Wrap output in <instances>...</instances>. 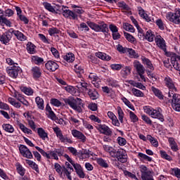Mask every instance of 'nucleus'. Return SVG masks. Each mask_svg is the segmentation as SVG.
<instances>
[{
    "label": "nucleus",
    "instance_id": "nucleus-1",
    "mask_svg": "<svg viewBox=\"0 0 180 180\" xmlns=\"http://www.w3.org/2000/svg\"><path fill=\"white\" fill-rule=\"evenodd\" d=\"M65 103L69 105L73 110H76L78 113H82V100L79 98H74L73 97H69L64 99Z\"/></svg>",
    "mask_w": 180,
    "mask_h": 180
},
{
    "label": "nucleus",
    "instance_id": "nucleus-2",
    "mask_svg": "<svg viewBox=\"0 0 180 180\" xmlns=\"http://www.w3.org/2000/svg\"><path fill=\"white\" fill-rule=\"evenodd\" d=\"M168 97L172 98L169 99L172 108L176 112H180V96L179 94L174 93L172 91H169Z\"/></svg>",
    "mask_w": 180,
    "mask_h": 180
},
{
    "label": "nucleus",
    "instance_id": "nucleus-3",
    "mask_svg": "<svg viewBox=\"0 0 180 180\" xmlns=\"http://www.w3.org/2000/svg\"><path fill=\"white\" fill-rule=\"evenodd\" d=\"M144 110L147 115L153 117V119H158L160 122H164V115L161 114L162 110L161 108H158L156 110L154 108H150L147 106L144 107Z\"/></svg>",
    "mask_w": 180,
    "mask_h": 180
},
{
    "label": "nucleus",
    "instance_id": "nucleus-4",
    "mask_svg": "<svg viewBox=\"0 0 180 180\" xmlns=\"http://www.w3.org/2000/svg\"><path fill=\"white\" fill-rule=\"evenodd\" d=\"M87 24L89 27H91V29H92L95 32H103L104 34H106V33L109 32V28L108 27L107 24L103 23L99 25L92 22H87Z\"/></svg>",
    "mask_w": 180,
    "mask_h": 180
},
{
    "label": "nucleus",
    "instance_id": "nucleus-5",
    "mask_svg": "<svg viewBox=\"0 0 180 180\" xmlns=\"http://www.w3.org/2000/svg\"><path fill=\"white\" fill-rule=\"evenodd\" d=\"M140 171L141 172L142 180H154L151 172L148 170V168L144 165L140 167Z\"/></svg>",
    "mask_w": 180,
    "mask_h": 180
},
{
    "label": "nucleus",
    "instance_id": "nucleus-6",
    "mask_svg": "<svg viewBox=\"0 0 180 180\" xmlns=\"http://www.w3.org/2000/svg\"><path fill=\"white\" fill-rule=\"evenodd\" d=\"M115 158H117V160L122 164L127 162V153H126V150L123 149H118L116 150Z\"/></svg>",
    "mask_w": 180,
    "mask_h": 180
},
{
    "label": "nucleus",
    "instance_id": "nucleus-7",
    "mask_svg": "<svg viewBox=\"0 0 180 180\" xmlns=\"http://www.w3.org/2000/svg\"><path fill=\"white\" fill-rule=\"evenodd\" d=\"M6 71L9 77H11V78H17L20 71V68L19 66L13 65L6 68Z\"/></svg>",
    "mask_w": 180,
    "mask_h": 180
},
{
    "label": "nucleus",
    "instance_id": "nucleus-8",
    "mask_svg": "<svg viewBox=\"0 0 180 180\" xmlns=\"http://www.w3.org/2000/svg\"><path fill=\"white\" fill-rule=\"evenodd\" d=\"M155 43H156V46H158L159 49H161V50L164 51L165 53L167 52V44H165V40H164V38H162L160 35H158L155 37Z\"/></svg>",
    "mask_w": 180,
    "mask_h": 180
},
{
    "label": "nucleus",
    "instance_id": "nucleus-9",
    "mask_svg": "<svg viewBox=\"0 0 180 180\" xmlns=\"http://www.w3.org/2000/svg\"><path fill=\"white\" fill-rule=\"evenodd\" d=\"M20 153L22 154L25 158H28L30 160H32L33 158V155L32 154V152L25 145H20Z\"/></svg>",
    "mask_w": 180,
    "mask_h": 180
},
{
    "label": "nucleus",
    "instance_id": "nucleus-10",
    "mask_svg": "<svg viewBox=\"0 0 180 180\" xmlns=\"http://www.w3.org/2000/svg\"><path fill=\"white\" fill-rule=\"evenodd\" d=\"M169 20L173 22L176 25H179L180 23V9H176L175 13L169 15Z\"/></svg>",
    "mask_w": 180,
    "mask_h": 180
},
{
    "label": "nucleus",
    "instance_id": "nucleus-11",
    "mask_svg": "<svg viewBox=\"0 0 180 180\" xmlns=\"http://www.w3.org/2000/svg\"><path fill=\"white\" fill-rule=\"evenodd\" d=\"M11 39H12V30L10 29L8 32H5L0 37V41H1L3 44H6L9 43Z\"/></svg>",
    "mask_w": 180,
    "mask_h": 180
},
{
    "label": "nucleus",
    "instance_id": "nucleus-12",
    "mask_svg": "<svg viewBox=\"0 0 180 180\" xmlns=\"http://www.w3.org/2000/svg\"><path fill=\"white\" fill-rule=\"evenodd\" d=\"M31 74L34 79H39L41 77V70L37 66L32 67L31 69Z\"/></svg>",
    "mask_w": 180,
    "mask_h": 180
},
{
    "label": "nucleus",
    "instance_id": "nucleus-13",
    "mask_svg": "<svg viewBox=\"0 0 180 180\" xmlns=\"http://www.w3.org/2000/svg\"><path fill=\"white\" fill-rule=\"evenodd\" d=\"M98 129L103 134H105V136H112V130H110L109 127L105 124H99Z\"/></svg>",
    "mask_w": 180,
    "mask_h": 180
},
{
    "label": "nucleus",
    "instance_id": "nucleus-14",
    "mask_svg": "<svg viewBox=\"0 0 180 180\" xmlns=\"http://www.w3.org/2000/svg\"><path fill=\"white\" fill-rule=\"evenodd\" d=\"M72 134L73 136L76 137V139L81 140L82 143H85V141H86V137L85 135L77 129L72 130Z\"/></svg>",
    "mask_w": 180,
    "mask_h": 180
},
{
    "label": "nucleus",
    "instance_id": "nucleus-15",
    "mask_svg": "<svg viewBox=\"0 0 180 180\" xmlns=\"http://www.w3.org/2000/svg\"><path fill=\"white\" fill-rule=\"evenodd\" d=\"M46 68L49 70V71L54 72L56 70H58V64L53 60H49L45 64Z\"/></svg>",
    "mask_w": 180,
    "mask_h": 180
},
{
    "label": "nucleus",
    "instance_id": "nucleus-16",
    "mask_svg": "<svg viewBox=\"0 0 180 180\" xmlns=\"http://www.w3.org/2000/svg\"><path fill=\"white\" fill-rule=\"evenodd\" d=\"M103 148L106 151V153H108L110 157H112V158H116V149L108 145L103 146Z\"/></svg>",
    "mask_w": 180,
    "mask_h": 180
},
{
    "label": "nucleus",
    "instance_id": "nucleus-17",
    "mask_svg": "<svg viewBox=\"0 0 180 180\" xmlns=\"http://www.w3.org/2000/svg\"><path fill=\"white\" fill-rule=\"evenodd\" d=\"M134 67L136 68V72L138 74H144V72L146 71V68H144V66L138 60H135L134 62Z\"/></svg>",
    "mask_w": 180,
    "mask_h": 180
},
{
    "label": "nucleus",
    "instance_id": "nucleus-18",
    "mask_svg": "<svg viewBox=\"0 0 180 180\" xmlns=\"http://www.w3.org/2000/svg\"><path fill=\"white\" fill-rule=\"evenodd\" d=\"M11 34H14L18 40H20V41H25V40H26V36H25L23 33L20 32V31L13 30V29H11Z\"/></svg>",
    "mask_w": 180,
    "mask_h": 180
},
{
    "label": "nucleus",
    "instance_id": "nucleus-19",
    "mask_svg": "<svg viewBox=\"0 0 180 180\" xmlns=\"http://www.w3.org/2000/svg\"><path fill=\"white\" fill-rule=\"evenodd\" d=\"M165 84L169 88V91H175L176 92V88H175V85L174 84V82H172V79L169 77H165Z\"/></svg>",
    "mask_w": 180,
    "mask_h": 180
},
{
    "label": "nucleus",
    "instance_id": "nucleus-20",
    "mask_svg": "<svg viewBox=\"0 0 180 180\" xmlns=\"http://www.w3.org/2000/svg\"><path fill=\"white\" fill-rule=\"evenodd\" d=\"M165 54L167 57H170V61L172 65L176 64V60H178V56L175 53L167 51Z\"/></svg>",
    "mask_w": 180,
    "mask_h": 180
},
{
    "label": "nucleus",
    "instance_id": "nucleus-21",
    "mask_svg": "<svg viewBox=\"0 0 180 180\" xmlns=\"http://www.w3.org/2000/svg\"><path fill=\"white\" fill-rule=\"evenodd\" d=\"M89 78L91 79L92 84L96 86V88H99V79L96 75H94V73H91L89 75Z\"/></svg>",
    "mask_w": 180,
    "mask_h": 180
},
{
    "label": "nucleus",
    "instance_id": "nucleus-22",
    "mask_svg": "<svg viewBox=\"0 0 180 180\" xmlns=\"http://www.w3.org/2000/svg\"><path fill=\"white\" fill-rule=\"evenodd\" d=\"M141 60L143 64L147 65V68H149V70H152V71H154V66L153 65V63H151V60H150V59L146 57H142Z\"/></svg>",
    "mask_w": 180,
    "mask_h": 180
},
{
    "label": "nucleus",
    "instance_id": "nucleus-23",
    "mask_svg": "<svg viewBox=\"0 0 180 180\" xmlns=\"http://www.w3.org/2000/svg\"><path fill=\"white\" fill-rule=\"evenodd\" d=\"M88 95L91 99L93 101H95L99 98V94H98V91L92 89H89Z\"/></svg>",
    "mask_w": 180,
    "mask_h": 180
},
{
    "label": "nucleus",
    "instance_id": "nucleus-24",
    "mask_svg": "<svg viewBox=\"0 0 180 180\" xmlns=\"http://www.w3.org/2000/svg\"><path fill=\"white\" fill-rule=\"evenodd\" d=\"M154 37H155V35L153 34V31H151V30H148L144 36V39L150 42L154 41Z\"/></svg>",
    "mask_w": 180,
    "mask_h": 180
},
{
    "label": "nucleus",
    "instance_id": "nucleus-25",
    "mask_svg": "<svg viewBox=\"0 0 180 180\" xmlns=\"http://www.w3.org/2000/svg\"><path fill=\"white\" fill-rule=\"evenodd\" d=\"M35 102H36L38 108L41 110H43L44 109V101L43 100V98H40V96H37L35 98Z\"/></svg>",
    "mask_w": 180,
    "mask_h": 180
},
{
    "label": "nucleus",
    "instance_id": "nucleus-26",
    "mask_svg": "<svg viewBox=\"0 0 180 180\" xmlns=\"http://www.w3.org/2000/svg\"><path fill=\"white\" fill-rule=\"evenodd\" d=\"M37 134L42 140H46V139L49 137L47 133L43 129V128H38Z\"/></svg>",
    "mask_w": 180,
    "mask_h": 180
},
{
    "label": "nucleus",
    "instance_id": "nucleus-27",
    "mask_svg": "<svg viewBox=\"0 0 180 180\" xmlns=\"http://www.w3.org/2000/svg\"><path fill=\"white\" fill-rule=\"evenodd\" d=\"M151 89H152L153 94L155 95V96H157L159 99H160V100L164 99V95H162V92H161L160 91V89H158L154 86H152Z\"/></svg>",
    "mask_w": 180,
    "mask_h": 180
},
{
    "label": "nucleus",
    "instance_id": "nucleus-28",
    "mask_svg": "<svg viewBox=\"0 0 180 180\" xmlns=\"http://www.w3.org/2000/svg\"><path fill=\"white\" fill-rule=\"evenodd\" d=\"M36 46L33 44L32 42H28L27 44V50L30 54H34L36 53Z\"/></svg>",
    "mask_w": 180,
    "mask_h": 180
},
{
    "label": "nucleus",
    "instance_id": "nucleus-29",
    "mask_svg": "<svg viewBox=\"0 0 180 180\" xmlns=\"http://www.w3.org/2000/svg\"><path fill=\"white\" fill-rule=\"evenodd\" d=\"M96 56L98 58H101V60H105V61H109L110 60V56L106 55V53H103L102 52H98L96 53Z\"/></svg>",
    "mask_w": 180,
    "mask_h": 180
},
{
    "label": "nucleus",
    "instance_id": "nucleus-30",
    "mask_svg": "<svg viewBox=\"0 0 180 180\" xmlns=\"http://www.w3.org/2000/svg\"><path fill=\"white\" fill-rule=\"evenodd\" d=\"M25 161L26 163L28 164V165L32 168V169H34L36 172H39V165H37L36 162L29 160H26Z\"/></svg>",
    "mask_w": 180,
    "mask_h": 180
},
{
    "label": "nucleus",
    "instance_id": "nucleus-31",
    "mask_svg": "<svg viewBox=\"0 0 180 180\" xmlns=\"http://www.w3.org/2000/svg\"><path fill=\"white\" fill-rule=\"evenodd\" d=\"M32 60L37 65H40V64H43V63L44 62V59H43V58H40V57L36 56H33L32 57Z\"/></svg>",
    "mask_w": 180,
    "mask_h": 180
},
{
    "label": "nucleus",
    "instance_id": "nucleus-32",
    "mask_svg": "<svg viewBox=\"0 0 180 180\" xmlns=\"http://www.w3.org/2000/svg\"><path fill=\"white\" fill-rule=\"evenodd\" d=\"M2 127L5 131H7L8 133H13L15 131V129H13V127L9 124H4L2 125Z\"/></svg>",
    "mask_w": 180,
    "mask_h": 180
},
{
    "label": "nucleus",
    "instance_id": "nucleus-33",
    "mask_svg": "<svg viewBox=\"0 0 180 180\" xmlns=\"http://www.w3.org/2000/svg\"><path fill=\"white\" fill-rule=\"evenodd\" d=\"M118 8H121L123 11H130V7L124 1H120L117 4Z\"/></svg>",
    "mask_w": 180,
    "mask_h": 180
},
{
    "label": "nucleus",
    "instance_id": "nucleus-34",
    "mask_svg": "<svg viewBox=\"0 0 180 180\" xmlns=\"http://www.w3.org/2000/svg\"><path fill=\"white\" fill-rule=\"evenodd\" d=\"M123 28L127 32H131V33H134V27H133V25L129 24L128 22H125L123 24Z\"/></svg>",
    "mask_w": 180,
    "mask_h": 180
},
{
    "label": "nucleus",
    "instance_id": "nucleus-35",
    "mask_svg": "<svg viewBox=\"0 0 180 180\" xmlns=\"http://www.w3.org/2000/svg\"><path fill=\"white\" fill-rule=\"evenodd\" d=\"M97 163L103 168H108L109 167V165H108L106 160H103V158H98Z\"/></svg>",
    "mask_w": 180,
    "mask_h": 180
},
{
    "label": "nucleus",
    "instance_id": "nucleus-36",
    "mask_svg": "<svg viewBox=\"0 0 180 180\" xmlns=\"http://www.w3.org/2000/svg\"><path fill=\"white\" fill-rule=\"evenodd\" d=\"M35 148L36 150H37V151H39V153H40V154H41V155H43V157H46L49 160V158H51L50 151L49 152V153H47L46 151H44V150L41 149L39 146H35Z\"/></svg>",
    "mask_w": 180,
    "mask_h": 180
},
{
    "label": "nucleus",
    "instance_id": "nucleus-37",
    "mask_svg": "<svg viewBox=\"0 0 180 180\" xmlns=\"http://www.w3.org/2000/svg\"><path fill=\"white\" fill-rule=\"evenodd\" d=\"M127 53H129L131 58H139V53H137L133 49L128 48Z\"/></svg>",
    "mask_w": 180,
    "mask_h": 180
},
{
    "label": "nucleus",
    "instance_id": "nucleus-38",
    "mask_svg": "<svg viewBox=\"0 0 180 180\" xmlns=\"http://www.w3.org/2000/svg\"><path fill=\"white\" fill-rule=\"evenodd\" d=\"M8 101L9 103H11V105H12L15 108H19L21 106L20 103L16 102L15 101V98H13L10 97V98H8Z\"/></svg>",
    "mask_w": 180,
    "mask_h": 180
},
{
    "label": "nucleus",
    "instance_id": "nucleus-39",
    "mask_svg": "<svg viewBox=\"0 0 180 180\" xmlns=\"http://www.w3.org/2000/svg\"><path fill=\"white\" fill-rule=\"evenodd\" d=\"M64 60L68 63H72L74 60H75V56L73 53H68L66 56H64Z\"/></svg>",
    "mask_w": 180,
    "mask_h": 180
},
{
    "label": "nucleus",
    "instance_id": "nucleus-40",
    "mask_svg": "<svg viewBox=\"0 0 180 180\" xmlns=\"http://www.w3.org/2000/svg\"><path fill=\"white\" fill-rule=\"evenodd\" d=\"M147 139L149 140V141H150L153 147H158V141L157 139H155V138L151 136V135H148Z\"/></svg>",
    "mask_w": 180,
    "mask_h": 180
},
{
    "label": "nucleus",
    "instance_id": "nucleus-41",
    "mask_svg": "<svg viewBox=\"0 0 180 180\" xmlns=\"http://www.w3.org/2000/svg\"><path fill=\"white\" fill-rule=\"evenodd\" d=\"M54 168L56 172L60 175V178H63V167L61 165H60L58 163H55Z\"/></svg>",
    "mask_w": 180,
    "mask_h": 180
},
{
    "label": "nucleus",
    "instance_id": "nucleus-42",
    "mask_svg": "<svg viewBox=\"0 0 180 180\" xmlns=\"http://www.w3.org/2000/svg\"><path fill=\"white\" fill-rule=\"evenodd\" d=\"M124 36L125 39H127V40L128 41H129L130 43H134V41H136V38H134V37H133V35H131L127 32H124Z\"/></svg>",
    "mask_w": 180,
    "mask_h": 180
},
{
    "label": "nucleus",
    "instance_id": "nucleus-43",
    "mask_svg": "<svg viewBox=\"0 0 180 180\" xmlns=\"http://www.w3.org/2000/svg\"><path fill=\"white\" fill-rule=\"evenodd\" d=\"M131 92L133 93V94H134L135 96L141 97V98H143V96H144V93L142 92L141 91L137 89L133 88V89H131Z\"/></svg>",
    "mask_w": 180,
    "mask_h": 180
},
{
    "label": "nucleus",
    "instance_id": "nucleus-44",
    "mask_svg": "<svg viewBox=\"0 0 180 180\" xmlns=\"http://www.w3.org/2000/svg\"><path fill=\"white\" fill-rule=\"evenodd\" d=\"M117 113H118V119L121 123L123 122V117H124V112H123V110L122 108L117 107Z\"/></svg>",
    "mask_w": 180,
    "mask_h": 180
},
{
    "label": "nucleus",
    "instance_id": "nucleus-45",
    "mask_svg": "<svg viewBox=\"0 0 180 180\" xmlns=\"http://www.w3.org/2000/svg\"><path fill=\"white\" fill-rule=\"evenodd\" d=\"M44 6L49 12L56 13V9L53 8V6L50 3H44Z\"/></svg>",
    "mask_w": 180,
    "mask_h": 180
},
{
    "label": "nucleus",
    "instance_id": "nucleus-46",
    "mask_svg": "<svg viewBox=\"0 0 180 180\" xmlns=\"http://www.w3.org/2000/svg\"><path fill=\"white\" fill-rule=\"evenodd\" d=\"M48 32L51 36H54V34H60V30L56 27H52L49 29Z\"/></svg>",
    "mask_w": 180,
    "mask_h": 180
},
{
    "label": "nucleus",
    "instance_id": "nucleus-47",
    "mask_svg": "<svg viewBox=\"0 0 180 180\" xmlns=\"http://www.w3.org/2000/svg\"><path fill=\"white\" fill-rule=\"evenodd\" d=\"M0 23H4L6 26H8V27H11V21L6 19V18L4 17V15L0 16Z\"/></svg>",
    "mask_w": 180,
    "mask_h": 180
},
{
    "label": "nucleus",
    "instance_id": "nucleus-48",
    "mask_svg": "<svg viewBox=\"0 0 180 180\" xmlns=\"http://www.w3.org/2000/svg\"><path fill=\"white\" fill-rule=\"evenodd\" d=\"M160 153L162 158H165V160H167V161H172V158H171V156H169L168 154H167V152L160 150Z\"/></svg>",
    "mask_w": 180,
    "mask_h": 180
},
{
    "label": "nucleus",
    "instance_id": "nucleus-49",
    "mask_svg": "<svg viewBox=\"0 0 180 180\" xmlns=\"http://www.w3.org/2000/svg\"><path fill=\"white\" fill-rule=\"evenodd\" d=\"M131 71V68H130V67H129V66H126L124 69L122 70L121 74L124 77H127V75H129V74H130Z\"/></svg>",
    "mask_w": 180,
    "mask_h": 180
},
{
    "label": "nucleus",
    "instance_id": "nucleus-50",
    "mask_svg": "<svg viewBox=\"0 0 180 180\" xmlns=\"http://www.w3.org/2000/svg\"><path fill=\"white\" fill-rule=\"evenodd\" d=\"M117 50L119 51V53H122V54H125V53H127V51L129 50V48H124L123 46L118 44L117 46Z\"/></svg>",
    "mask_w": 180,
    "mask_h": 180
},
{
    "label": "nucleus",
    "instance_id": "nucleus-51",
    "mask_svg": "<svg viewBox=\"0 0 180 180\" xmlns=\"http://www.w3.org/2000/svg\"><path fill=\"white\" fill-rule=\"evenodd\" d=\"M138 155L141 158H143V160H146V161H148L149 162H151V161H153V158H150V156H148L143 153H139L138 154Z\"/></svg>",
    "mask_w": 180,
    "mask_h": 180
},
{
    "label": "nucleus",
    "instance_id": "nucleus-52",
    "mask_svg": "<svg viewBox=\"0 0 180 180\" xmlns=\"http://www.w3.org/2000/svg\"><path fill=\"white\" fill-rule=\"evenodd\" d=\"M21 91L25 94V95H33V89L27 87H23Z\"/></svg>",
    "mask_w": 180,
    "mask_h": 180
},
{
    "label": "nucleus",
    "instance_id": "nucleus-53",
    "mask_svg": "<svg viewBox=\"0 0 180 180\" xmlns=\"http://www.w3.org/2000/svg\"><path fill=\"white\" fill-rule=\"evenodd\" d=\"M122 101L127 106H128V108H129V109H131V110H134V106L131 105V103H130V101L127 100V98L124 97L122 98Z\"/></svg>",
    "mask_w": 180,
    "mask_h": 180
},
{
    "label": "nucleus",
    "instance_id": "nucleus-54",
    "mask_svg": "<svg viewBox=\"0 0 180 180\" xmlns=\"http://www.w3.org/2000/svg\"><path fill=\"white\" fill-rule=\"evenodd\" d=\"M129 117L134 123H136V122L139 121V117H137V115L134 114L132 111H129Z\"/></svg>",
    "mask_w": 180,
    "mask_h": 180
},
{
    "label": "nucleus",
    "instance_id": "nucleus-55",
    "mask_svg": "<svg viewBox=\"0 0 180 180\" xmlns=\"http://www.w3.org/2000/svg\"><path fill=\"white\" fill-rule=\"evenodd\" d=\"M141 119L146 123L147 124H153V121L146 115H141Z\"/></svg>",
    "mask_w": 180,
    "mask_h": 180
},
{
    "label": "nucleus",
    "instance_id": "nucleus-56",
    "mask_svg": "<svg viewBox=\"0 0 180 180\" xmlns=\"http://www.w3.org/2000/svg\"><path fill=\"white\" fill-rule=\"evenodd\" d=\"M71 165L74 167L75 172H78V171L82 169V167H81V165L75 163V162L74 161L71 163Z\"/></svg>",
    "mask_w": 180,
    "mask_h": 180
},
{
    "label": "nucleus",
    "instance_id": "nucleus-57",
    "mask_svg": "<svg viewBox=\"0 0 180 180\" xmlns=\"http://www.w3.org/2000/svg\"><path fill=\"white\" fill-rule=\"evenodd\" d=\"M51 105H53V106H61V102L57 98H51Z\"/></svg>",
    "mask_w": 180,
    "mask_h": 180
},
{
    "label": "nucleus",
    "instance_id": "nucleus-58",
    "mask_svg": "<svg viewBox=\"0 0 180 180\" xmlns=\"http://www.w3.org/2000/svg\"><path fill=\"white\" fill-rule=\"evenodd\" d=\"M124 174L125 176H129V178H131L132 179H137L136 174H133L131 172L127 170L124 171Z\"/></svg>",
    "mask_w": 180,
    "mask_h": 180
},
{
    "label": "nucleus",
    "instance_id": "nucleus-59",
    "mask_svg": "<svg viewBox=\"0 0 180 180\" xmlns=\"http://www.w3.org/2000/svg\"><path fill=\"white\" fill-rule=\"evenodd\" d=\"M46 115H48V117H49V119H51V120H57V116L53 110L50 111Z\"/></svg>",
    "mask_w": 180,
    "mask_h": 180
},
{
    "label": "nucleus",
    "instance_id": "nucleus-60",
    "mask_svg": "<svg viewBox=\"0 0 180 180\" xmlns=\"http://www.w3.org/2000/svg\"><path fill=\"white\" fill-rule=\"evenodd\" d=\"M17 171H18V174H20L21 175V176H23L25 175V168H23V167H22V165H19L17 167Z\"/></svg>",
    "mask_w": 180,
    "mask_h": 180
},
{
    "label": "nucleus",
    "instance_id": "nucleus-61",
    "mask_svg": "<svg viewBox=\"0 0 180 180\" xmlns=\"http://www.w3.org/2000/svg\"><path fill=\"white\" fill-rule=\"evenodd\" d=\"M117 142H118V144H120V146H126V143H127L126 139L120 136L117 138Z\"/></svg>",
    "mask_w": 180,
    "mask_h": 180
},
{
    "label": "nucleus",
    "instance_id": "nucleus-62",
    "mask_svg": "<svg viewBox=\"0 0 180 180\" xmlns=\"http://www.w3.org/2000/svg\"><path fill=\"white\" fill-rule=\"evenodd\" d=\"M110 68L112 70H114L115 71H119L120 70H122V65L120 64H112L110 65Z\"/></svg>",
    "mask_w": 180,
    "mask_h": 180
},
{
    "label": "nucleus",
    "instance_id": "nucleus-63",
    "mask_svg": "<svg viewBox=\"0 0 180 180\" xmlns=\"http://www.w3.org/2000/svg\"><path fill=\"white\" fill-rule=\"evenodd\" d=\"M109 29L112 33H116L117 32H119V29H117V27L113 24H111L109 25Z\"/></svg>",
    "mask_w": 180,
    "mask_h": 180
},
{
    "label": "nucleus",
    "instance_id": "nucleus-64",
    "mask_svg": "<svg viewBox=\"0 0 180 180\" xmlns=\"http://www.w3.org/2000/svg\"><path fill=\"white\" fill-rule=\"evenodd\" d=\"M172 172L174 173V175L176 178H180V169L179 168L172 169Z\"/></svg>",
    "mask_w": 180,
    "mask_h": 180
}]
</instances>
